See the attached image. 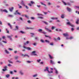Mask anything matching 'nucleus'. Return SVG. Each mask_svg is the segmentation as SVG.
<instances>
[{
	"mask_svg": "<svg viewBox=\"0 0 79 79\" xmlns=\"http://www.w3.org/2000/svg\"><path fill=\"white\" fill-rule=\"evenodd\" d=\"M0 11L1 12H5L6 13H8V11L6 9L3 10L2 9H0Z\"/></svg>",
	"mask_w": 79,
	"mask_h": 79,
	"instance_id": "nucleus-1",
	"label": "nucleus"
},
{
	"mask_svg": "<svg viewBox=\"0 0 79 79\" xmlns=\"http://www.w3.org/2000/svg\"><path fill=\"white\" fill-rule=\"evenodd\" d=\"M13 35H11L10 36L7 35V37L10 40H13V39H12V38H11V37H13Z\"/></svg>",
	"mask_w": 79,
	"mask_h": 79,
	"instance_id": "nucleus-2",
	"label": "nucleus"
},
{
	"mask_svg": "<svg viewBox=\"0 0 79 79\" xmlns=\"http://www.w3.org/2000/svg\"><path fill=\"white\" fill-rule=\"evenodd\" d=\"M19 73L20 74L21 76H23L24 74V73H23V70H21L19 71Z\"/></svg>",
	"mask_w": 79,
	"mask_h": 79,
	"instance_id": "nucleus-3",
	"label": "nucleus"
},
{
	"mask_svg": "<svg viewBox=\"0 0 79 79\" xmlns=\"http://www.w3.org/2000/svg\"><path fill=\"white\" fill-rule=\"evenodd\" d=\"M3 68L4 69H2V71H8V69H7V66H5L3 67Z\"/></svg>",
	"mask_w": 79,
	"mask_h": 79,
	"instance_id": "nucleus-4",
	"label": "nucleus"
},
{
	"mask_svg": "<svg viewBox=\"0 0 79 79\" xmlns=\"http://www.w3.org/2000/svg\"><path fill=\"white\" fill-rule=\"evenodd\" d=\"M36 53V51H33L31 52L32 55H33L34 56H37V54L35 53Z\"/></svg>",
	"mask_w": 79,
	"mask_h": 79,
	"instance_id": "nucleus-5",
	"label": "nucleus"
},
{
	"mask_svg": "<svg viewBox=\"0 0 79 79\" xmlns=\"http://www.w3.org/2000/svg\"><path fill=\"white\" fill-rule=\"evenodd\" d=\"M23 48H25L26 49H27L28 50H32V49L31 48L29 47H26L24 46H23Z\"/></svg>",
	"mask_w": 79,
	"mask_h": 79,
	"instance_id": "nucleus-6",
	"label": "nucleus"
},
{
	"mask_svg": "<svg viewBox=\"0 0 79 79\" xmlns=\"http://www.w3.org/2000/svg\"><path fill=\"white\" fill-rule=\"evenodd\" d=\"M67 25H69V26H70L71 27H74V26L70 22H68L67 23Z\"/></svg>",
	"mask_w": 79,
	"mask_h": 79,
	"instance_id": "nucleus-7",
	"label": "nucleus"
},
{
	"mask_svg": "<svg viewBox=\"0 0 79 79\" xmlns=\"http://www.w3.org/2000/svg\"><path fill=\"white\" fill-rule=\"evenodd\" d=\"M67 10L69 11V12H71L72 11V9L68 7H67Z\"/></svg>",
	"mask_w": 79,
	"mask_h": 79,
	"instance_id": "nucleus-8",
	"label": "nucleus"
},
{
	"mask_svg": "<svg viewBox=\"0 0 79 79\" xmlns=\"http://www.w3.org/2000/svg\"><path fill=\"white\" fill-rule=\"evenodd\" d=\"M14 10V7H12L11 8H9V10L10 12H13V11Z\"/></svg>",
	"mask_w": 79,
	"mask_h": 79,
	"instance_id": "nucleus-9",
	"label": "nucleus"
},
{
	"mask_svg": "<svg viewBox=\"0 0 79 79\" xmlns=\"http://www.w3.org/2000/svg\"><path fill=\"white\" fill-rule=\"evenodd\" d=\"M21 5H23V6H25L26 4H25V3H24V1L23 0L21 1V2L20 3Z\"/></svg>",
	"mask_w": 79,
	"mask_h": 79,
	"instance_id": "nucleus-10",
	"label": "nucleus"
},
{
	"mask_svg": "<svg viewBox=\"0 0 79 79\" xmlns=\"http://www.w3.org/2000/svg\"><path fill=\"white\" fill-rule=\"evenodd\" d=\"M22 56H23V57H26V56H27L28 58H29V56L27 54H25L24 55L23 54H22Z\"/></svg>",
	"mask_w": 79,
	"mask_h": 79,
	"instance_id": "nucleus-11",
	"label": "nucleus"
},
{
	"mask_svg": "<svg viewBox=\"0 0 79 79\" xmlns=\"http://www.w3.org/2000/svg\"><path fill=\"white\" fill-rule=\"evenodd\" d=\"M45 29H46V31H48L49 32H52V30L49 29L48 28H47L46 27H45Z\"/></svg>",
	"mask_w": 79,
	"mask_h": 79,
	"instance_id": "nucleus-12",
	"label": "nucleus"
},
{
	"mask_svg": "<svg viewBox=\"0 0 79 79\" xmlns=\"http://www.w3.org/2000/svg\"><path fill=\"white\" fill-rule=\"evenodd\" d=\"M51 19H53V20H55L58 19V18L57 17H56V18L52 17L51 18Z\"/></svg>",
	"mask_w": 79,
	"mask_h": 79,
	"instance_id": "nucleus-13",
	"label": "nucleus"
},
{
	"mask_svg": "<svg viewBox=\"0 0 79 79\" xmlns=\"http://www.w3.org/2000/svg\"><path fill=\"white\" fill-rule=\"evenodd\" d=\"M63 35L65 37H68V36H69V35H68V33H64L63 34Z\"/></svg>",
	"mask_w": 79,
	"mask_h": 79,
	"instance_id": "nucleus-14",
	"label": "nucleus"
},
{
	"mask_svg": "<svg viewBox=\"0 0 79 79\" xmlns=\"http://www.w3.org/2000/svg\"><path fill=\"white\" fill-rule=\"evenodd\" d=\"M29 41H27L26 42L24 43V45H26L27 44H29Z\"/></svg>",
	"mask_w": 79,
	"mask_h": 79,
	"instance_id": "nucleus-15",
	"label": "nucleus"
},
{
	"mask_svg": "<svg viewBox=\"0 0 79 79\" xmlns=\"http://www.w3.org/2000/svg\"><path fill=\"white\" fill-rule=\"evenodd\" d=\"M54 70H55V73H56V74H58V70H57L56 68H54Z\"/></svg>",
	"mask_w": 79,
	"mask_h": 79,
	"instance_id": "nucleus-16",
	"label": "nucleus"
},
{
	"mask_svg": "<svg viewBox=\"0 0 79 79\" xmlns=\"http://www.w3.org/2000/svg\"><path fill=\"white\" fill-rule=\"evenodd\" d=\"M47 71L48 72H49V70H48V67H46V69L44 70V71Z\"/></svg>",
	"mask_w": 79,
	"mask_h": 79,
	"instance_id": "nucleus-17",
	"label": "nucleus"
},
{
	"mask_svg": "<svg viewBox=\"0 0 79 79\" xmlns=\"http://www.w3.org/2000/svg\"><path fill=\"white\" fill-rule=\"evenodd\" d=\"M7 16L9 18H13V17H14V16L10 15H9Z\"/></svg>",
	"mask_w": 79,
	"mask_h": 79,
	"instance_id": "nucleus-18",
	"label": "nucleus"
},
{
	"mask_svg": "<svg viewBox=\"0 0 79 79\" xmlns=\"http://www.w3.org/2000/svg\"><path fill=\"white\" fill-rule=\"evenodd\" d=\"M8 26H10V29H12L13 28L12 27V25H11L10 24V23H8Z\"/></svg>",
	"mask_w": 79,
	"mask_h": 79,
	"instance_id": "nucleus-19",
	"label": "nucleus"
},
{
	"mask_svg": "<svg viewBox=\"0 0 79 79\" xmlns=\"http://www.w3.org/2000/svg\"><path fill=\"white\" fill-rule=\"evenodd\" d=\"M64 14H62L61 15V18L62 19H64Z\"/></svg>",
	"mask_w": 79,
	"mask_h": 79,
	"instance_id": "nucleus-20",
	"label": "nucleus"
},
{
	"mask_svg": "<svg viewBox=\"0 0 79 79\" xmlns=\"http://www.w3.org/2000/svg\"><path fill=\"white\" fill-rule=\"evenodd\" d=\"M37 76H38V75L37 74H35L32 76V77H37Z\"/></svg>",
	"mask_w": 79,
	"mask_h": 79,
	"instance_id": "nucleus-21",
	"label": "nucleus"
},
{
	"mask_svg": "<svg viewBox=\"0 0 79 79\" xmlns=\"http://www.w3.org/2000/svg\"><path fill=\"white\" fill-rule=\"evenodd\" d=\"M42 22H43V23H45V24H46V25H48V23H47L46 22H45L44 21H43Z\"/></svg>",
	"mask_w": 79,
	"mask_h": 79,
	"instance_id": "nucleus-22",
	"label": "nucleus"
},
{
	"mask_svg": "<svg viewBox=\"0 0 79 79\" xmlns=\"http://www.w3.org/2000/svg\"><path fill=\"white\" fill-rule=\"evenodd\" d=\"M14 58L15 60H18V58H19V57L18 56H15L14 57Z\"/></svg>",
	"mask_w": 79,
	"mask_h": 79,
	"instance_id": "nucleus-23",
	"label": "nucleus"
},
{
	"mask_svg": "<svg viewBox=\"0 0 79 79\" xmlns=\"http://www.w3.org/2000/svg\"><path fill=\"white\" fill-rule=\"evenodd\" d=\"M19 20L22 21H23V19L21 17H19Z\"/></svg>",
	"mask_w": 79,
	"mask_h": 79,
	"instance_id": "nucleus-24",
	"label": "nucleus"
},
{
	"mask_svg": "<svg viewBox=\"0 0 79 79\" xmlns=\"http://www.w3.org/2000/svg\"><path fill=\"white\" fill-rule=\"evenodd\" d=\"M61 2H62V3H63L64 5H67V3H66V2H64V1L62 0Z\"/></svg>",
	"mask_w": 79,
	"mask_h": 79,
	"instance_id": "nucleus-25",
	"label": "nucleus"
},
{
	"mask_svg": "<svg viewBox=\"0 0 79 79\" xmlns=\"http://www.w3.org/2000/svg\"><path fill=\"white\" fill-rule=\"evenodd\" d=\"M45 42L48 44H50V42L47 40H45Z\"/></svg>",
	"mask_w": 79,
	"mask_h": 79,
	"instance_id": "nucleus-26",
	"label": "nucleus"
},
{
	"mask_svg": "<svg viewBox=\"0 0 79 79\" xmlns=\"http://www.w3.org/2000/svg\"><path fill=\"white\" fill-rule=\"evenodd\" d=\"M8 62H9V63H11V64H13V62L12 61H11L10 60H8Z\"/></svg>",
	"mask_w": 79,
	"mask_h": 79,
	"instance_id": "nucleus-27",
	"label": "nucleus"
},
{
	"mask_svg": "<svg viewBox=\"0 0 79 79\" xmlns=\"http://www.w3.org/2000/svg\"><path fill=\"white\" fill-rule=\"evenodd\" d=\"M67 5H69V6H71V4L69 2L67 3Z\"/></svg>",
	"mask_w": 79,
	"mask_h": 79,
	"instance_id": "nucleus-28",
	"label": "nucleus"
},
{
	"mask_svg": "<svg viewBox=\"0 0 79 79\" xmlns=\"http://www.w3.org/2000/svg\"><path fill=\"white\" fill-rule=\"evenodd\" d=\"M5 51L6 53H7V54H9V53H10V52H9L8 51H7V50H5Z\"/></svg>",
	"mask_w": 79,
	"mask_h": 79,
	"instance_id": "nucleus-29",
	"label": "nucleus"
},
{
	"mask_svg": "<svg viewBox=\"0 0 79 79\" xmlns=\"http://www.w3.org/2000/svg\"><path fill=\"white\" fill-rule=\"evenodd\" d=\"M40 3L41 4V5H44V6H47V5L44 4V3L42 2H40Z\"/></svg>",
	"mask_w": 79,
	"mask_h": 79,
	"instance_id": "nucleus-30",
	"label": "nucleus"
},
{
	"mask_svg": "<svg viewBox=\"0 0 79 79\" xmlns=\"http://www.w3.org/2000/svg\"><path fill=\"white\" fill-rule=\"evenodd\" d=\"M37 15L38 16H44V15H42L40 14H39V13H38V14H37Z\"/></svg>",
	"mask_w": 79,
	"mask_h": 79,
	"instance_id": "nucleus-31",
	"label": "nucleus"
},
{
	"mask_svg": "<svg viewBox=\"0 0 79 79\" xmlns=\"http://www.w3.org/2000/svg\"><path fill=\"white\" fill-rule=\"evenodd\" d=\"M49 56L50 59H53V57L51 55H49Z\"/></svg>",
	"mask_w": 79,
	"mask_h": 79,
	"instance_id": "nucleus-32",
	"label": "nucleus"
},
{
	"mask_svg": "<svg viewBox=\"0 0 79 79\" xmlns=\"http://www.w3.org/2000/svg\"><path fill=\"white\" fill-rule=\"evenodd\" d=\"M50 63L53 64H54V62H53V61H52V60H50Z\"/></svg>",
	"mask_w": 79,
	"mask_h": 79,
	"instance_id": "nucleus-33",
	"label": "nucleus"
},
{
	"mask_svg": "<svg viewBox=\"0 0 79 79\" xmlns=\"http://www.w3.org/2000/svg\"><path fill=\"white\" fill-rule=\"evenodd\" d=\"M45 37H49V39H52V38H51L50 36H47V35H45Z\"/></svg>",
	"mask_w": 79,
	"mask_h": 79,
	"instance_id": "nucleus-34",
	"label": "nucleus"
},
{
	"mask_svg": "<svg viewBox=\"0 0 79 79\" xmlns=\"http://www.w3.org/2000/svg\"><path fill=\"white\" fill-rule=\"evenodd\" d=\"M20 32H21V33L22 34H25L26 33V32H24V31H20Z\"/></svg>",
	"mask_w": 79,
	"mask_h": 79,
	"instance_id": "nucleus-35",
	"label": "nucleus"
},
{
	"mask_svg": "<svg viewBox=\"0 0 79 79\" xmlns=\"http://www.w3.org/2000/svg\"><path fill=\"white\" fill-rule=\"evenodd\" d=\"M25 6V8H26V9H29V7H28V6L26 5H25V6Z\"/></svg>",
	"mask_w": 79,
	"mask_h": 79,
	"instance_id": "nucleus-36",
	"label": "nucleus"
},
{
	"mask_svg": "<svg viewBox=\"0 0 79 79\" xmlns=\"http://www.w3.org/2000/svg\"><path fill=\"white\" fill-rule=\"evenodd\" d=\"M55 27L52 26L51 28V29H52V30H54V29H55Z\"/></svg>",
	"mask_w": 79,
	"mask_h": 79,
	"instance_id": "nucleus-37",
	"label": "nucleus"
},
{
	"mask_svg": "<svg viewBox=\"0 0 79 79\" xmlns=\"http://www.w3.org/2000/svg\"><path fill=\"white\" fill-rule=\"evenodd\" d=\"M38 31L39 32H41L42 31V29H40L38 30Z\"/></svg>",
	"mask_w": 79,
	"mask_h": 79,
	"instance_id": "nucleus-38",
	"label": "nucleus"
},
{
	"mask_svg": "<svg viewBox=\"0 0 79 79\" xmlns=\"http://www.w3.org/2000/svg\"><path fill=\"white\" fill-rule=\"evenodd\" d=\"M6 77L7 78H8L10 77V75L9 74H7L6 75Z\"/></svg>",
	"mask_w": 79,
	"mask_h": 79,
	"instance_id": "nucleus-39",
	"label": "nucleus"
},
{
	"mask_svg": "<svg viewBox=\"0 0 79 79\" xmlns=\"http://www.w3.org/2000/svg\"><path fill=\"white\" fill-rule=\"evenodd\" d=\"M27 23H29V24H31V20H28L27 21Z\"/></svg>",
	"mask_w": 79,
	"mask_h": 79,
	"instance_id": "nucleus-40",
	"label": "nucleus"
},
{
	"mask_svg": "<svg viewBox=\"0 0 79 79\" xmlns=\"http://www.w3.org/2000/svg\"><path fill=\"white\" fill-rule=\"evenodd\" d=\"M25 17L26 18H27L28 19H29V16H27V15H25Z\"/></svg>",
	"mask_w": 79,
	"mask_h": 79,
	"instance_id": "nucleus-41",
	"label": "nucleus"
},
{
	"mask_svg": "<svg viewBox=\"0 0 79 79\" xmlns=\"http://www.w3.org/2000/svg\"><path fill=\"white\" fill-rule=\"evenodd\" d=\"M37 62H38V63H40V61H41V60H40V59L37 60Z\"/></svg>",
	"mask_w": 79,
	"mask_h": 79,
	"instance_id": "nucleus-42",
	"label": "nucleus"
},
{
	"mask_svg": "<svg viewBox=\"0 0 79 79\" xmlns=\"http://www.w3.org/2000/svg\"><path fill=\"white\" fill-rule=\"evenodd\" d=\"M48 73H49L50 74L51 73H53V71H49V72H48Z\"/></svg>",
	"mask_w": 79,
	"mask_h": 79,
	"instance_id": "nucleus-43",
	"label": "nucleus"
},
{
	"mask_svg": "<svg viewBox=\"0 0 79 79\" xmlns=\"http://www.w3.org/2000/svg\"><path fill=\"white\" fill-rule=\"evenodd\" d=\"M30 29H31V30H34V29H35V28H34V27H30Z\"/></svg>",
	"mask_w": 79,
	"mask_h": 79,
	"instance_id": "nucleus-44",
	"label": "nucleus"
},
{
	"mask_svg": "<svg viewBox=\"0 0 79 79\" xmlns=\"http://www.w3.org/2000/svg\"><path fill=\"white\" fill-rule=\"evenodd\" d=\"M40 41L41 42H42V43H44V40H41Z\"/></svg>",
	"mask_w": 79,
	"mask_h": 79,
	"instance_id": "nucleus-45",
	"label": "nucleus"
},
{
	"mask_svg": "<svg viewBox=\"0 0 79 79\" xmlns=\"http://www.w3.org/2000/svg\"><path fill=\"white\" fill-rule=\"evenodd\" d=\"M27 63H31V61L29 60H28L27 61Z\"/></svg>",
	"mask_w": 79,
	"mask_h": 79,
	"instance_id": "nucleus-46",
	"label": "nucleus"
},
{
	"mask_svg": "<svg viewBox=\"0 0 79 79\" xmlns=\"http://www.w3.org/2000/svg\"><path fill=\"white\" fill-rule=\"evenodd\" d=\"M38 18H40V19H43L44 18H43V17H38Z\"/></svg>",
	"mask_w": 79,
	"mask_h": 79,
	"instance_id": "nucleus-47",
	"label": "nucleus"
},
{
	"mask_svg": "<svg viewBox=\"0 0 79 79\" xmlns=\"http://www.w3.org/2000/svg\"><path fill=\"white\" fill-rule=\"evenodd\" d=\"M43 34H47V32H45V31H43L42 32Z\"/></svg>",
	"mask_w": 79,
	"mask_h": 79,
	"instance_id": "nucleus-48",
	"label": "nucleus"
},
{
	"mask_svg": "<svg viewBox=\"0 0 79 79\" xmlns=\"http://www.w3.org/2000/svg\"><path fill=\"white\" fill-rule=\"evenodd\" d=\"M16 62H17V63H21V61H19V60H17L16 61Z\"/></svg>",
	"mask_w": 79,
	"mask_h": 79,
	"instance_id": "nucleus-49",
	"label": "nucleus"
},
{
	"mask_svg": "<svg viewBox=\"0 0 79 79\" xmlns=\"http://www.w3.org/2000/svg\"><path fill=\"white\" fill-rule=\"evenodd\" d=\"M73 39V37L71 36L70 37V38H69V39H70V40H71L72 39Z\"/></svg>",
	"mask_w": 79,
	"mask_h": 79,
	"instance_id": "nucleus-50",
	"label": "nucleus"
},
{
	"mask_svg": "<svg viewBox=\"0 0 79 79\" xmlns=\"http://www.w3.org/2000/svg\"><path fill=\"white\" fill-rule=\"evenodd\" d=\"M57 40H61V39H60V37H58L57 38Z\"/></svg>",
	"mask_w": 79,
	"mask_h": 79,
	"instance_id": "nucleus-51",
	"label": "nucleus"
},
{
	"mask_svg": "<svg viewBox=\"0 0 79 79\" xmlns=\"http://www.w3.org/2000/svg\"><path fill=\"white\" fill-rule=\"evenodd\" d=\"M2 42H3L5 44H6L7 43V42H6V41H4V40H3L2 41Z\"/></svg>",
	"mask_w": 79,
	"mask_h": 79,
	"instance_id": "nucleus-52",
	"label": "nucleus"
},
{
	"mask_svg": "<svg viewBox=\"0 0 79 79\" xmlns=\"http://www.w3.org/2000/svg\"><path fill=\"white\" fill-rule=\"evenodd\" d=\"M75 8L79 9V6H75Z\"/></svg>",
	"mask_w": 79,
	"mask_h": 79,
	"instance_id": "nucleus-53",
	"label": "nucleus"
},
{
	"mask_svg": "<svg viewBox=\"0 0 79 79\" xmlns=\"http://www.w3.org/2000/svg\"><path fill=\"white\" fill-rule=\"evenodd\" d=\"M15 28H16V29H17V30H18V26H16L15 27Z\"/></svg>",
	"mask_w": 79,
	"mask_h": 79,
	"instance_id": "nucleus-54",
	"label": "nucleus"
},
{
	"mask_svg": "<svg viewBox=\"0 0 79 79\" xmlns=\"http://www.w3.org/2000/svg\"><path fill=\"white\" fill-rule=\"evenodd\" d=\"M31 19H35V18L34 17H31Z\"/></svg>",
	"mask_w": 79,
	"mask_h": 79,
	"instance_id": "nucleus-55",
	"label": "nucleus"
},
{
	"mask_svg": "<svg viewBox=\"0 0 79 79\" xmlns=\"http://www.w3.org/2000/svg\"><path fill=\"white\" fill-rule=\"evenodd\" d=\"M8 66H12V65L10 64H8Z\"/></svg>",
	"mask_w": 79,
	"mask_h": 79,
	"instance_id": "nucleus-56",
	"label": "nucleus"
},
{
	"mask_svg": "<svg viewBox=\"0 0 79 79\" xmlns=\"http://www.w3.org/2000/svg\"><path fill=\"white\" fill-rule=\"evenodd\" d=\"M35 40H39V37H35Z\"/></svg>",
	"mask_w": 79,
	"mask_h": 79,
	"instance_id": "nucleus-57",
	"label": "nucleus"
},
{
	"mask_svg": "<svg viewBox=\"0 0 79 79\" xmlns=\"http://www.w3.org/2000/svg\"><path fill=\"white\" fill-rule=\"evenodd\" d=\"M50 44V45H53V43H51L50 44Z\"/></svg>",
	"mask_w": 79,
	"mask_h": 79,
	"instance_id": "nucleus-58",
	"label": "nucleus"
},
{
	"mask_svg": "<svg viewBox=\"0 0 79 79\" xmlns=\"http://www.w3.org/2000/svg\"><path fill=\"white\" fill-rule=\"evenodd\" d=\"M37 7H38V8H40V6H41L37 5Z\"/></svg>",
	"mask_w": 79,
	"mask_h": 79,
	"instance_id": "nucleus-59",
	"label": "nucleus"
},
{
	"mask_svg": "<svg viewBox=\"0 0 79 79\" xmlns=\"http://www.w3.org/2000/svg\"><path fill=\"white\" fill-rule=\"evenodd\" d=\"M10 74H13V71H10Z\"/></svg>",
	"mask_w": 79,
	"mask_h": 79,
	"instance_id": "nucleus-60",
	"label": "nucleus"
},
{
	"mask_svg": "<svg viewBox=\"0 0 79 79\" xmlns=\"http://www.w3.org/2000/svg\"><path fill=\"white\" fill-rule=\"evenodd\" d=\"M56 22H58V23H60V21L59 20H56Z\"/></svg>",
	"mask_w": 79,
	"mask_h": 79,
	"instance_id": "nucleus-61",
	"label": "nucleus"
},
{
	"mask_svg": "<svg viewBox=\"0 0 79 79\" xmlns=\"http://www.w3.org/2000/svg\"><path fill=\"white\" fill-rule=\"evenodd\" d=\"M28 5L30 6H32V4L31 3H29Z\"/></svg>",
	"mask_w": 79,
	"mask_h": 79,
	"instance_id": "nucleus-62",
	"label": "nucleus"
},
{
	"mask_svg": "<svg viewBox=\"0 0 79 79\" xmlns=\"http://www.w3.org/2000/svg\"><path fill=\"white\" fill-rule=\"evenodd\" d=\"M9 50H11V51L13 50V49H11V48H9Z\"/></svg>",
	"mask_w": 79,
	"mask_h": 79,
	"instance_id": "nucleus-63",
	"label": "nucleus"
},
{
	"mask_svg": "<svg viewBox=\"0 0 79 79\" xmlns=\"http://www.w3.org/2000/svg\"><path fill=\"white\" fill-rule=\"evenodd\" d=\"M17 14L19 15H21V13H19V12H17Z\"/></svg>",
	"mask_w": 79,
	"mask_h": 79,
	"instance_id": "nucleus-64",
	"label": "nucleus"
}]
</instances>
